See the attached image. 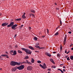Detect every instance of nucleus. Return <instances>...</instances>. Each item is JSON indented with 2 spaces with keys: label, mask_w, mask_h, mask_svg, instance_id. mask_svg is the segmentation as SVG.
<instances>
[{
  "label": "nucleus",
  "mask_w": 73,
  "mask_h": 73,
  "mask_svg": "<svg viewBox=\"0 0 73 73\" xmlns=\"http://www.w3.org/2000/svg\"><path fill=\"white\" fill-rule=\"evenodd\" d=\"M42 37L44 38L45 37V36H42Z\"/></svg>",
  "instance_id": "53"
},
{
  "label": "nucleus",
  "mask_w": 73,
  "mask_h": 73,
  "mask_svg": "<svg viewBox=\"0 0 73 73\" xmlns=\"http://www.w3.org/2000/svg\"><path fill=\"white\" fill-rule=\"evenodd\" d=\"M31 12H33V13H35V11L33 10H31Z\"/></svg>",
  "instance_id": "31"
},
{
  "label": "nucleus",
  "mask_w": 73,
  "mask_h": 73,
  "mask_svg": "<svg viewBox=\"0 0 73 73\" xmlns=\"http://www.w3.org/2000/svg\"><path fill=\"white\" fill-rule=\"evenodd\" d=\"M15 68V70H16L17 69H19V67H15V68Z\"/></svg>",
  "instance_id": "25"
},
{
  "label": "nucleus",
  "mask_w": 73,
  "mask_h": 73,
  "mask_svg": "<svg viewBox=\"0 0 73 73\" xmlns=\"http://www.w3.org/2000/svg\"><path fill=\"white\" fill-rule=\"evenodd\" d=\"M34 40L35 41H36V40H37V38L36 37H35L34 38Z\"/></svg>",
  "instance_id": "20"
},
{
  "label": "nucleus",
  "mask_w": 73,
  "mask_h": 73,
  "mask_svg": "<svg viewBox=\"0 0 73 73\" xmlns=\"http://www.w3.org/2000/svg\"><path fill=\"white\" fill-rule=\"evenodd\" d=\"M12 53H13V50H11V51H10V53L11 54H12Z\"/></svg>",
  "instance_id": "28"
},
{
  "label": "nucleus",
  "mask_w": 73,
  "mask_h": 73,
  "mask_svg": "<svg viewBox=\"0 0 73 73\" xmlns=\"http://www.w3.org/2000/svg\"><path fill=\"white\" fill-rule=\"evenodd\" d=\"M12 70L13 71V72H14V71H16V70L15 68H14L12 69Z\"/></svg>",
  "instance_id": "23"
},
{
  "label": "nucleus",
  "mask_w": 73,
  "mask_h": 73,
  "mask_svg": "<svg viewBox=\"0 0 73 73\" xmlns=\"http://www.w3.org/2000/svg\"><path fill=\"white\" fill-rule=\"evenodd\" d=\"M65 37H65V38H66V36H67L66 35H65Z\"/></svg>",
  "instance_id": "57"
},
{
  "label": "nucleus",
  "mask_w": 73,
  "mask_h": 73,
  "mask_svg": "<svg viewBox=\"0 0 73 73\" xmlns=\"http://www.w3.org/2000/svg\"><path fill=\"white\" fill-rule=\"evenodd\" d=\"M35 47L36 48H40V46L36 45L35 46Z\"/></svg>",
  "instance_id": "26"
},
{
  "label": "nucleus",
  "mask_w": 73,
  "mask_h": 73,
  "mask_svg": "<svg viewBox=\"0 0 73 73\" xmlns=\"http://www.w3.org/2000/svg\"><path fill=\"white\" fill-rule=\"evenodd\" d=\"M19 67V70H21L22 69H23L24 68V65H21V66Z\"/></svg>",
  "instance_id": "3"
},
{
  "label": "nucleus",
  "mask_w": 73,
  "mask_h": 73,
  "mask_svg": "<svg viewBox=\"0 0 73 73\" xmlns=\"http://www.w3.org/2000/svg\"><path fill=\"white\" fill-rule=\"evenodd\" d=\"M71 49L72 50H73V47L72 48H71Z\"/></svg>",
  "instance_id": "59"
},
{
  "label": "nucleus",
  "mask_w": 73,
  "mask_h": 73,
  "mask_svg": "<svg viewBox=\"0 0 73 73\" xmlns=\"http://www.w3.org/2000/svg\"><path fill=\"white\" fill-rule=\"evenodd\" d=\"M64 41H66V38H64Z\"/></svg>",
  "instance_id": "35"
},
{
  "label": "nucleus",
  "mask_w": 73,
  "mask_h": 73,
  "mask_svg": "<svg viewBox=\"0 0 73 73\" xmlns=\"http://www.w3.org/2000/svg\"><path fill=\"white\" fill-rule=\"evenodd\" d=\"M6 58H9V56L7 55V56H6Z\"/></svg>",
  "instance_id": "36"
},
{
  "label": "nucleus",
  "mask_w": 73,
  "mask_h": 73,
  "mask_svg": "<svg viewBox=\"0 0 73 73\" xmlns=\"http://www.w3.org/2000/svg\"><path fill=\"white\" fill-rule=\"evenodd\" d=\"M6 56H7V54H4L2 55H1V56H3V57H5Z\"/></svg>",
  "instance_id": "27"
},
{
  "label": "nucleus",
  "mask_w": 73,
  "mask_h": 73,
  "mask_svg": "<svg viewBox=\"0 0 73 73\" xmlns=\"http://www.w3.org/2000/svg\"><path fill=\"white\" fill-rule=\"evenodd\" d=\"M17 54V52H16V51L14 50V51H13V54H12V55L13 56H15L16 54Z\"/></svg>",
  "instance_id": "10"
},
{
  "label": "nucleus",
  "mask_w": 73,
  "mask_h": 73,
  "mask_svg": "<svg viewBox=\"0 0 73 73\" xmlns=\"http://www.w3.org/2000/svg\"><path fill=\"white\" fill-rule=\"evenodd\" d=\"M29 65H31V63L30 62H28V63Z\"/></svg>",
  "instance_id": "40"
},
{
  "label": "nucleus",
  "mask_w": 73,
  "mask_h": 73,
  "mask_svg": "<svg viewBox=\"0 0 73 73\" xmlns=\"http://www.w3.org/2000/svg\"><path fill=\"white\" fill-rule=\"evenodd\" d=\"M63 68H64V69H65V68H66V67H65V66H63Z\"/></svg>",
  "instance_id": "46"
},
{
  "label": "nucleus",
  "mask_w": 73,
  "mask_h": 73,
  "mask_svg": "<svg viewBox=\"0 0 73 73\" xmlns=\"http://www.w3.org/2000/svg\"><path fill=\"white\" fill-rule=\"evenodd\" d=\"M50 62H51L53 63V64H55V63H54V60H53V59L51 58L50 59Z\"/></svg>",
  "instance_id": "8"
},
{
  "label": "nucleus",
  "mask_w": 73,
  "mask_h": 73,
  "mask_svg": "<svg viewBox=\"0 0 73 73\" xmlns=\"http://www.w3.org/2000/svg\"><path fill=\"white\" fill-rule=\"evenodd\" d=\"M59 35V33L58 32H56L54 35V36H58Z\"/></svg>",
  "instance_id": "17"
},
{
  "label": "nucleus",
  "mask_w": 73,
  "mask_h": 73,
  "mask_svg": "<svg viewBox=\"0 0 73 73\" xmlns=\"http://www.w3.org/2000/svg\"><path fill=\"white\" fill-rule=\"evenodd\" d=\"M58 70H60V71H61L62 73L63 72V71L60 68L58 69Z\"/></svg>",
  "instance_id": "24"
},
{
  "label": "nucleus",
  "mask_w": 73,
  "mask_h": 73,
  "mask_svg": "<svg viewBox=\"0 0 73 73\" xmlns=\"http://www.w3.org/2000/svg\"><path fill=\"white\" fill-rule=\"evenodd\" d=\"M52 68H56V66H52Z\"/></svg>",
  "instance_id": "32"
},
{
  "label": "nucleus",
  "mask_w": 73,
  "mask_h": 73,
  "mask_svg": "<svg viewBox=\"0 0 73 73\" xmlns=\"http://www.w3.org/2000/svg\"><path fill=\"white\" fill-rule=\"evenodd\" d=\"M67 60H70V59L69 58V57H68L67 58Z\"/></svg>",
  "instance_id": "34"
},
{
  "label": "nucleus",
  "mask_w": 73,
  "mask_h": 73,
  "mask_svg": "<svg viewBox=\"0 0 73 73\" xmlns=\"http://www.w3.org/2000/svg\"><path fill=\"white\" fill-rule=\"evenodd\" d=\"M48 73H50V72H48Z\"/></svg>",
  "instance_id": "64"
},
{
  "label": "nucleus",
  "mask_w": 73,
  "mask_h": 73,
  "mask_svg": "<svg viewBox=\"0 0 73 73\" xmlns=\"http://www.w3.org/2000/svg\"><path fill=\"white\" fill-rule=\"evenodd\" d=\"M2 57H1V56H0V58H2Z\"/></svg>",
  "instance_id": "63"
},
{
  "label": "nucleus",
  "mask_w": 73,
  "mask_h": 73,
  "mask_svg": "<svg viewBox=\"0 0 73 73\" xmlns=\"http://www.w3.org/2000/svg\"><path fill=\"white\" fill-rule=\"evenodd\" d=\"M35 52H36V53H39V52L37 51H35Z\"/></svg>",
  "instance_id": "41"
},
{
  "label": "nucleus",
  "mask_w": 73,
  "mask_h": 73,
  "mask_svg": "<svg viewBox=\"0 0 73 73\" xmlns=\"http://www.w3.org/2000/svg\"><path fill=\"white\" fill-rule=\"evenodd\" d=\"M17 26V24H16L15 25H14L13 26H11V28L12 29H14V30H15L16 29L15 28Z\"/></svg>",
  "instance_id": "5"
},
{
  "label": "nucleus",
  "mask_w": 73,
  "mask_h": 73,
  "mask_svg": "<svg viewBox=\"0 0 73 73\" xmlns=\"http://www.w3.org/2000/svg\"><path fill=\"white\" fill-rule=\"evenodd\" d=\"M37 62L38 63V64H40V63H41V62L40 61L38 60L37 61Z\"/></svg>",
  "instance_id": "29"
},
{
  "label": "nucleus",
  "mask_w": 73,
  "mask_h": 73,
  "mask_svg": "<svg viewBox=\"0 0 73 73\" xmlns=\"http://www.w3.org/2000/svg\"><path fill=\"white\" fill-rule=\"evenodd\" d=\"M57 52H53V53L54 54H55V53H56Z\"/></svg>",
  "instance_id": "43"
},
{
  "label": "nucleus",
  "mask_w": 73,
  "mask_h": 73,
  "mask_svg": "<svg viewBox=\"0 0 73 73\" xmlns=\"http://www.w3.org/2000/svg\"><path fill=\"white\" fill-rule=\"evenodd\" d=\"M25 13H23V15L22 16V17L23 19H25V18H26V17L25 16Z\"/></svg>",
  "instance_id": "9"
},
{
  "label": "nucleus",
  "mask_w": 73,
  "mask_h": 73,
  "mask_svg": "<svg viewBox=\"0 0 73 73\" xmlns=\"http://www.w3.org/2000/svg\"><path fill=\"white\" fill-rule=\"evenodd\" d=\"M67 52V51H66V50H65V53H66Z\"/></svg>",
  "instance_id": "50"
},
{
  "label": "nucleus",
  "mask_w": 73,
  "mask_h": 73,
  "mask_svg": "<svg viewBox=\"0 0 73 73\" xmlns=\"http://www.w3.org/2000/svg\"><path fill=\"white\" fill-rule=\"evenodd\" d=\"M63 42L64 43H66V40H64Z\"/></svg>",
  "instance_id": "45"
},
{
  "label": "nucleus",
  "mask_w": 73,
  "mask_h": 73,
  "mask_svg": "<svg viewBox=\"0 0 73 73\" xmlns=\"http://www.w3.org/2000/svg\"><path fill=\"white\" fill-rule=\"evenodd\" d=\"M2 15V14L1 13H0V16H1Z\"/></svg>",
  "instance_id": "56"
},
{
  "label": "nucleus",
  "mask_w": 73,
  "mask_h": 73,
  "mask_svg": "<svg viewBox=\"0 0 73 73\" xmlns=\"http://www.w3.org/2000/svg\"><path fill=\"white\" fill-rule=\"evenodd\" d=\"M56 9H57V10H58L59 9H58V8H56Z\"/></svg>",
  "instance_id": "60"
},
{
  "label": "nucleus",
  "mask_w": 73,
  "mask_h": 73,
  "mask_svg": "<svg viewBox=\"0 0 73 73\" xmlns=\"http://www.w3.org/2000/svg\"><path fill=\"white\" fill-rule=\"evenodd\" d=\"M70 47H71V46H72V44L70 45Z\"/></svg>",
  "instance_id": "61"
},
{
  "label": "nucleus",
  "mask_w": 73,
  "mask_h": 73,
  "mask_svg": "<svg viewBox=\"0 0 73 73\" xmlns=\"http://www.w3.org/2000/svg\"><path fill=\"white\" fill-rule=\"evenodd\" d=\"M20 63L13 61L11 62L10 63V64L12 66H15V65H20Z\"/></svg>",
  "instance_id": "2"
},
{
  "label": "nucleus",
  "mask_w": 73,
  "mask_h": 73,
  "mask_svg": "<svg viewBox=\"0 0 73 73\" xmlns=\"http://www.w3.org/2000/svg\"><path fill=\"white\" fill-rule=\"evenodd\" d=\"M47 33H49V30L47 29Z\"/></svg>",
  "instance_id": "44"
},
{
  "label": "nucleus",
  "mask_w": 73,
  "mask_h": 73,
  "mask_svg": "<svg viewBox=\"0 0 73 73\" xmlns=\"http://www.w3.org/2000/svg\"><path fill=\"white\" fill-rule=\"evenodd\" d=\"M55 4L56 5H57V3H55Z\"/></svg>",
  "instance_id": "62"
},
{
  "label": "nucleus",
  "mask_w": 73,
  "mask_h": 73,
  "mask_svg": "<svg viewBox=\"0 0 73 73\" xmlns=\"http://www.w3.org/2000/svg\"><path fill=\"white\" fill-rule=\"evenodd\" d=\"M61 65H64V64H62L60 65V66H61Z\"/></svg>",
  "instance_id": "49"
},
{
  "label": "nucleus",
  "mask_w": 73,
  "mask_h": 73,
  "mask_svg": "<svg viewBox=\"0 0 73 73\" xmlns=\"http://www.w3.org/2000/svg\"><path fill=\"white\" fill-rule=\"evenodd\" d=\"M39 49H42V47H40L39 48H38Z\"/></svg>",
  "instance_id": "39"
},
{
  "label": "nucleus",
  "mask_w": 73,
  "mask_h": 73,
  "mask_svg": "<svg viewBox=\"0 0 73 73\" xmlns=\"http://www.w3.org/2000/svg\"><path fill=\"white\" fill-rule=\"evenodd\" d=\"M68 33H69V34H71L72 33V32L70 31H69L68 32Z\"/></svg>",
  "instance_id": "38"
},
{
  "label": "nucleus",
  "mask_w": 73,
  "mask_h": 73,
  "mask_svg": "<svg viewBox=\"0 0 73 73\" xmlns=\"http://www.w3.org/2000/svg\"><path fill=\"white\" fill-rule=\"evenodd\" d=\"M24 63H25V64H27V63H28L27 62H24Z\"/></svg>",
  "instance_id": "58"
},
{
  "label": "nucleus",
  "mask_w": 73,
  "mask_h": 73,
  "mask_svg": "<svg viewBox=\"0 0 73 73\" xmlns=\"http://www.w3.org/2000/svg\"><path fill=\"white\" fill-rule=\"evenodd\" d=\"M48 70H49V71H50L51 70L50 69H49V68L48 69Z\"/></svg>",
  "instance_id": "47"
},
{
  "label": "nucleus",
  "mask_w": 73,
  "mask_h": 73,
  "mask_svg": "<svg viewBox=\"0 0 73 73\" xmlns=\"http://www.w3.org/2000/svg\"><path fill=\"white\" fill-rule=\"evenodd\" d=\"M32 17H34V16H35L34 15L32 14Z\"/></svg>",
  "instance_id": "52"
},
{
  "label": "nucleus",
  "mask_w": 73,
  "mask_h": 73,
  "mask_svg": "<svg viewBox=\"0 0 73 73\" xmlns=\"http://www.w3.org/2000/svg\"><path fill=\"white\" fill-rule=\"evenodd\" d=\"M7 25H8V23L5 22L2 24V27H5V26H7Z\"/></svg>",
  "instance_id": "6"
},
{
  "label": "nucleus",
  "mask_w": 73,
  "mask_h": 73,
  "mask_svg": "<svg viewBox=\"0 0 73 73\" xmlns=\"http://www.w3.org/2000/svg\"><path fill=\"white\" fill-rule=\"evenodd\" d=\"M31 62L32 63H34V62H35V60L33 58H32Z\"/></svg>",
  "instance_id": "15"
},
{
  "label": "nucleus",
  "mask_w": 73,
  "mask_h": 73,
  "mask_svg": "<svg viewBox=\"0 0 73 73\" xmlns=\"http://www.w3.org/2000/svg\"><path fill=\"white\" fill-rule=\"evenodd\" d=\"M21 49L23 50H24V51H25V52L27 53V54H31V53H32V52L31 51L28 49H26L23 48H22Z\"/></svg>",
  "instance_id": "1"
},
{
  "label": "nucleus",
  "mask_w": 73,
  "mask_h": 73,
  "mask_svg": "<svg viewBox=\"0 0 73 73\" xmlns=\"http://www.w3.org/2000/svg\"><path fill=\"white\" fill-rule=\"evenodd\" d=\"M14 24V22H12L10 24L7 25V27H12Z\"/></svg>",
  "instance_id": "4"
},
{
  "label": "nucleus",
  "mask_w": 73,
  "mask_h": 73,
  "mask_svg": "<svg viewBox=\"0 0 73 73\" xmlns=\"http://www.w3.org/2000/svg\"><path fill=\"white\" fill-rule=\"evenodd\" d=\"M70 58L72 60H73V56H70Z\"/></svg>",
  "instance_id": "18"
},
{
  "label": "nucleus",
  "mask_w": 73,
  "mask_h": 73,
  "mask_svg": "<svg viewBox=\"0 0 73 73\" xmlns=\"http://www.w3.org/2000/svg\"><path fill=\"white\" fill-rule=\"evenodd\" d=\"M70 52V51H69L66 54H68Z\"/></svg>",
  "instance_id": "48"
},
{
  "label": "nucleus",
  "mask_w": 73,
  "mask_h": 73,
  "mask_svg": "<svg viewBox=\"0 0 73 73\" xmlns=\"http://www.w3.org/2000/svg\"><path fill=\"white\" fill-rule=\"evenodd\" d=\"M60 26H61V25H62V22H61V21L60 20Z\"/></svg>",
  "instance_id": "33"
},
{
  "label": "nucleus",
  "mask_w": 73,
  "mask_h": 73,
  "mask_svg": "<svg viewBox=\"0 0 73 73\" xmlns=\"http://www.w3.org/2000/svg\"><path fill=\"white\" fill-rule=\"evenodd\" d=\"M60 56H61V54H57V57H59L60 58Z\"/></svg>",
  "instance_id": "14"
},
{
  "label": "nucleus",
  "mask_w": 73,
  "mask_h": 73,
  "mask_svg": "<svg viewBox=\"0 0 73 73\" xmlns=\"http://www.w3.org/2000/svg\"><path fill=\"white\" fill-rule=\"evenodd\" d=\"M23 26H24L23 25H22L21 26H20V28H22V27H23Z\"/></svg>",
  "instance_id": "37"
},
{
  "label": "nucleus",
  "mask_w": 73,
  "mask_h": 73,
  "mask_svg": "<svg viewBox=\"0 0 73 73\" xmlns=\"http://www.w3.org/2000/svg\"><path fill=\"white\" fill-rule=\"evenodd\" d=\"M29 48L30 49H31V50H35V49L33 48V47L31 46H29Z\"/></svg>",
  "instance_id": "13"
},
{
  "label": "nucleus",
  "mask_w": 73,
  "mask_h": 73,
  "mask_svg": "<svg viewBox=\"0 0 73 73\" xmlns=\"http://www.w3.org/2000/svg\"><path fill=\"white\" fill-rule=\"evenodd\" d=\"M43 66H44V68H43L44 69H45L46 68H47V66H46V64H45V63L44 64Z\"/></svg>",
  "instance_id": "12"
},
{
  "label": "nucleus",
  "mask_w": 73,
  "mask_h": 73,
  "mask_svg": "<svg viewBox=\"0 0 73 73\" xmlns=\"http://www.w3.org/2000/svg\"><path fill=\"white\" fill-rule=\"evenodd\" d=\"M28 70H31L32 69V67L31 66H28L27 68Z\"/></svg>",
  "instance_id": "7"
},
{
  "label": "nucleus",
  "mask_w": 73,
  "mask_h": 73,
  "mask_svg": "<svg viewBox=\"0 0 73 73\" xmlns=\"http://www.w3.org/2000/svg\"><path fill=\"white\" fill-rule=\"evenodd\" d=\"M29 29H32V28H31V27H29Z\"/></svg>",
  "instance_id": "51"
},
{
  "label": "nucleus",
  "mask_w": 73,
  "mask_h": 73,
  "mask_svg": "<svg viewBox=\"0 0 73 73\" xmlns=\"http://www.w3.org/2000/svg\"><path fill=\"white\" fill-rule=\"evenodd\" d=\"M67 57H68V56H65V58H67Z\"/></svg>",
  "instance_id": "54"
},
{
  "label": "nucleus",
  "mask_w": 73,
  "mask_h": 73,
  "mask_svg": "<svg viewBox=\"0 0 73 73\" xmlns=\"http://www.w3.org/2000/svg\"><path fill=\"white\" fill-rule=\"evenodd\" d=\"M39 66H40V67H41V68H43V69H44V66H42V65L41 64H39Z\"/></svg>",
  "instance_id": "16"
},
{
  "label": "nucleus",
  "mask_w": 73,
  "mask_h": 73,
  "mask_svg": "<svg viewBox=\"0 0 73 73\" xmlns=\"http://www.w3.org/2000/svg\"><path fill=\"white\" fill-rule=\"evenodd\" d=\"M20 20H21V18L17 19H15V21H20Z\"/></svg>",
  "instance_id": "21"
},
{
  "label": "nucleus",
  "mask_w": 73,
  "mask_h": 73,
  "mask_svg": "<svg viewBox=\"0 0 73 73\" xmlns=\"http://www.w3.org/2000/svg\"><path fill=\"white\" fill-rule=\"evenodd\" d=\"M62 45H60V50H62Z\"/></svg>",
  "instance_id": "30"
},
{
  "label": "nucleus",
  "mask_w": 73,
  "mask_h": 73,
  "mask_svg": "<svg viewBox=\"0 0 73 73\" xmlns=\"http://www.w3.org/2000/svg\"><path fill=\"white\" fill-rule=\"evenodd\" d=\"M45 54H46V55H47L48 56V57H50L52 56L51 54H50L49 53H48V52H46Z\"/></svg>",
  "instance_id": "11"
},
{
  "label": "nucleus",
  "mask_w": 73,
  "mask_h": 73,
  "mask_svg": "<svg viewBox=\"0 0 73 73\" xmlns=\"http://www.w3.org/2000/svg\"><path fill=\"white\" fill-rule=\"evenodd\" d=\"M26 62L28 63V62H28V60H26Z\"/></svg>",
  "instance_id": "55"
},
{
  "label": "nucleus",
  "mask_w": 73,
  "mask_h": 73,
  "mask_svg": "<svg viewBox=\"0 0 73 73\" xmlns=\"http://www.w3.org/2000/svg\"><path fill=\"white\" fill-rule=\"evenodd\" d=\"M18 52L19 53H20L21 54V53H23V52L20 51V50H18Z\"/></svg>",
  "instance_id": "19"
},
{
  "label": "nucleus",
  "mask_w": 73,
  "mask_h": 73,
  "mask_svg": "<svg viewBox=\"0 0 73 73\" xmlns=\"http://www.w3.org/2000/svg\"><path fill=\"white\" fill-rule=\"evenodd\" d=\"M63 72H65L66 70H65V69H63Z\"/></svg>",
  "instance_id": "42"
},
{
  "label": "nucleus",
  "mask_w": 73,
  "mask_h": 73,
  "mask_svg": "<svg viewBox=\"0 0 73 73\" xmlns=\"http://www.w3.org/2000/svg\"><path fill=\"white\" fill-rule=\"evenodd\" d=\"M29 58V57L28 56H26L25 58V59H28Z\"/></svg>",
  "instance_id": "22"
}]
</instances>
